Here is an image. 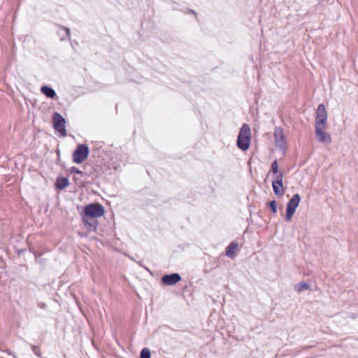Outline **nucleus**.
Segmentation results:
<instances>
[{"label":"nucleus","instance_id":"39448f33","mask_svg":"<svg viewBox=\"0 0 358 358\" xmlns=\"http://www.w3.org/2000/svg\"><path fill=\"white\" fill-rule=\"evenodd\" d=\"M52 122L54 129L59 132L62 137L67 135L66 129V120L57 112L53 113Z\"/></svg>","mask_w":358,"mask_h":358},{"label":"nucleus","instance_id":"9d476101","mask_svg":"<svg viewBox=\"0 0 358 358\" xmlns=\"http://www.w3.org/2000/svg\"><path fill=\"white\" fill-rule=\"evenodd\" d=\"M59 30L57 31L58 34L60 36L61 41H64L66 39H70V29L67 27L59 25Z\"/></svg>","mask_w":358,"mask_h":358},{"label":"nucleus","instance_id":"6e6552de","mask_svg":"<svg viewBox=\"0 0 358 358\" xmlns=\"http://www.w3.org/2000/svg\"><path fill=\"white\" fill-rule=\"evenodd\" d=\"M274 140L275 147L285 152L286 149V141L283 130L281 127H276L274 131Z\"/></svg>","mask_w":358,"mask_h":358},{"label":"nucleus","instance_id":"1a4fd4ad","mask_svg":"<svg viewBox=\"0 0 358 358\" xmlns=\"http://www.w3.org/2000/svg\"><path fill=\"white\" fill-rule=\"evenodd\" d=\"M181 280V277L178 273H172L170 275H165L162 278L163 284L166 285H174Z\"/></svg>","mask_w":358,"mask_h":358},{"label":"nucleus","instance_id":"ddd939ff","mask_svg":"<svg viewBox=\"0 0 358 358\" xmlns=\"http://www.w3.org/2000/svg\"><path fill=\"white\" fill-rule=\"evenodd\" d=\"M238 246L237 243L232 242L230 243L227 248L226 255L230 258L234 257Z\"/></svg>","mask_w":358,"mask_h":358},{"label":"nucleus","instance_id":"f257e3e1","mask_svg":"<svg viewBox=\"0 0 358 358\" xmlns=\"http://www.w3.org/2000/svg\"><path fill=\"white\" fill-rule=\"evenodd\" d=\"M327 120V112L323 103L319 104L316 112L315 120V135L319 142L322 143H330L331 142V135L326 132Z\"/></svg>","mask_w":358,"mask_h":358},{"label":"nucleus","instance_id":"a211bd4d","mask_svg":"<svg viewBox=\"0 0 358 358\" xmlns=\"http://www.w3.org/2000/svg\"><path fill=\"white\" fill-rule=\"evenodd\" d=\"M70 173H78V174H83V171L79 170L78 168L73 166L70 169Z\"/></svg>","mask_w":358,"mask_h":358},{"label":"nucleus","instance_id":"f3484780","mask_svg":"<svg viewBox=\"0 0 358 358\" xmlns=\"http://www.w3.org/2000/svg\"><path fill=\"white\" fill-rule=\"evenodd\" d=\"M270 205V207L272 210V212L273 213H277V203L275 201H271L269 203Z\"/></svg>","mask_w":358,"mask_h":358},{"label":"nucleus","instance_id":"9b49d317","mask_svg":"<svg viewBox=\"0 0 358 358\" xmlns=\"http://www.w3.org/2000/svg\"><path fill=\"white\" fill-rule=\"evenodd\" d=\"M41 91L48 98L54 99L57 96L55 91L52 87L47 85L42 86Z\"/></svg>","mask_w":358,"mask_h":358},{"label":"nucleus","instance_id":"4468645a","mask_svg":"<svg viewBox=\"0 0 358 358\" xmlns=\"http://www.w3.org/2000/svg\"><path fill=\"white\" fill-rule=\"evenodd\" d=\"M308 287H309V285L308 283H306L305 282H301L294 286V290L298 292H301L303 290L308 289Z\"/></svg>","mask_w":358,"mask_h":358},{"label":"nucleus","instance_id":"2eb2a0df","mask_svg":"<svg viewBox=\"0 0 358 358\" xmlns=\"http://www.w3.org/2000/svg\"><path fill=\"white\" fill-rule=\"evenodd\" d=\"M150 350L148 348H144L141 350L140 353V358H150Z\"/></svg>","mask_w":358,"mask_h":358},{"label":"nucleus","instance_id":"0eeeda50","mask_svg":"<svg viewBox=\"0 0 358 358\" xmlns=\"http://www.w3.org/2000/svg\"><path fill=\"white\" fill-rule=\"evenodd\" d=\"M283 178L284 174L282 172H281L274 175V178L272 181V187L274 194L278 196H282L285 193L283 188Z\"/></svg>","mask_w":358,"mask_h":358},{"label":"nucleus","instance_id":"dca6fc26","mask_svg":"<svg viewBox=\"0 0 358 358\" xmlns=\"http://www.w3.org/2000/svg\"><path fill=\"white\" fill-rule=\"evenodd\" d=\"M271 171L272 172V173L273 175H276V174L282 172V171H279V167H278V164L277 160H275L271 164Z\"/></svg>","mask_w":358,"mask_h":358},{"label":"nucleus","instance_id":"423d86ee","mask_svg":"<svg viewBox=\"0 0 358 358\" xmlns=\"http://www.w3.org/2000/svg\"><path fill=\"white\" fill-rule=\"evenodd\" d=\"M301 201V197L299 194H294L292 198L288 201L286 208V216L285 219L287 221H290L292 216L294 215L296 209L299 206Z\"/></svg>","mask_w":358,"mask_h":358},{"label":"nucleus","instance_id":"7ed1b4c3","mask_svg":"<svg viewBox=\"0 0 358 358\" xmlns=\"http://www.w3.org/2000/svg\"><path fill=\"white\" fill-rule=\"evenodd\" d=\"M251 142V129L248 124H243L239 131L237 139V147L242 151L249 149Z\"/></svg>","mask_w":358,"mask_h":358},{"label":"nucleus","instance_id":"f03ea898","mask_svg":"<svg viewBox=\"0 0 358 358\" xmlns=\"http://www.w3.org/2000/svg\"><path fill=\"white\" fill-rule=\"evenodd\" d=\"M103 213L104 208L98 203H90L85 207L83 220L85 224L89 225L90 230H95L97 222L94 220L90 222L88 219L101 217Z\"/></svg>","mask_w":358,"mask_h":358},{"label":"nucleus","instance_id":"f8f14e48","mask_svg":"<svg viewBox=\"0 0 358 358\" xmlns=\"http://www.w3.org/2000/svg\"><path fill=\"white\" fill-rule=\"evenodd\" d=\"M69 185L67 178L59 177L57 178L55 187L59 189H63Z\"/></svg>","mask_w":358,"mask_h":358},{"label":"nucleus","instance_id":"6ab92c4d","mask_svg":"<svg viewBox=\"0 0 358 358\" xmlns=\"http://www.w3.org/2000/svg\"><path fill=\"white\" fill-rule=\"evenodd\" d=\"M32 350H33V352H34L36 355H37V356H38V357H40V356H41L40 350L38 349V347L34 346V345H32Z\"/></svg>","mask_w":358,"mask_h":358},{"label":"nucleus","instance_id":"20e7f679","mask_svg":"<svg viewBox=\"0 0 358 358\" xmlns=\"http://www.w3.org/2000/svg\"><path fill=\"white\" fill-rule=\"evenodd\" d=\"M89 148L86 144H78L73 152V162L76 164L83 163L89 155Z\"/></svg>","mask_w":358,"mask_h":358}]
</instances>
